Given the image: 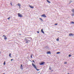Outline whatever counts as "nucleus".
<instances>
[{"label":"nucleus","instance_id":"7c9ffc66","mask_svg":"<svg viewBox=\"0 0 74 74\" xmlns=\"http://www.w3.org/2000/svg\"><path fill=\"white\" fill-rule=\"evenodd\" d=\"M32 62H34V63H35V62L34 60H33Z\"/></svg>","mask_w":74,"mask_h":74},{"label":"nucleus","instance_id":"f3484780","mask_svg":"<svg viewBox=\"0 0 74 74\" xmlns=\"http://www.w3.org/2000/svg\"><path fill=\"white\" fill-rule=\"evenodd\" d=\"M60 53V52H58L57 53V54H59V53Z\"/></svg>","mask_w":74,"mask_h":74},{"label":"nucleus","instance_id":"20e7f679","mask_svg":"<svg viewBox=\"0 0 74 74\" xmlns=\"http://www.w3.org/2000/svg\"><path fill=\"white\" fill-rule=\"evenodd\" d=\"M42 17H44V18H46L47 16L45 15V14H43L42 15H41Z\"/></svg>","mask_w":74,"mask_h":74},{"label":"nucleus","instance_id":"1a4fd4ad","mask_svg":"<svg viewBox=\"0 0 74 74\" xmlns=\"http://www.w3.org/2000/svg\"><path fill=\"white\" fill-rule=\"evenodd\" d=\"M41 32L42 33H43V34H44V32L43 31V29H41Z\"/></svg>","mask_w":74,"mask_h":74},{"label":"nucleus","instance_id":"c85d7f7f","mask_svg":"<svg viewBox=\"0 0 74 74\" xmlns=\"http://www.w3.org/2000/svg\"><path fill=\"white\" fill-rule=\"evenodd\" d=\"M12 60H14V59H12L11 60V61H12Z\"/></svg>","mask_w":74,"mask_h":74},{"label":"nucleus","instance_id":"f03ea898","mask_svg":"<svg viewBox=\"0 0 74 74\" xmlns=\"http://www.w3.org/2000/svg\"><path fill=\"white\" fill-rule=\"evenodd\" d=\"M27 38H25V40L26 41L25 43H28V42H29L30 41L29 40H27V39H26Z\"/></svg>","mask_w":74,"mask_h":74},{"label":"nucleus","instance_id":"4468645a","mask_svg":"<svg viewBox=\"0 0 74 74\" xmlns=\"http://www.w3.org/2000/svg\"><path fill=\"white\" fill-rule=\"evenodd\" d=\"M39 19H40V21H43V20L42 18H40Z\"/></svg>","mask_w":74,"mask_h":74},{"label":"nucleus","instance_id":"39448f33","mask_svg":"<svg viewBox=\"0 0 74 74\" xmlns=\"http://www.w3.org/2000/svg\"><path fill=\"white\" fill-rule=\"evenodd\" d=\"M44 64H45V62H41V63H40V65H43Z\"/></svg>","mask_w":74,"mask_h":74},{"label":"nucleus","instance_id":"dca6fc26","mask_svg":"<svg viewBox=\"0 0 74 74\" xmlns=\"http://www.w3.org/2000/svg\"><path fill=\"white\" fill-rule=\"evenodd\" d=\"M3 64L4 65H5V61H4V62Z\"/></svg>","mask_w":74,"mask_h":74},{"label":"nucleus","instance_id":"4be33fe9","mask_svg":"<svg viewBox=\"0 0 74 74\" xmlns=\"http://www.w3.org/2000/svg\"><path fill=\"white\" fill-rule=\"evenodd\" d=\"M10 18V17H9L8 18V20Z\"/></svg>","mask_w":74,"mask_h":74},{"label":"nucleus","instance_id":"6ab92c4d","mask_svg":"<svg viewBox=\"0 0 74 74\" xmlns=\"http://www.w3.org/2000/svg\"><path fill=\"white\" fill-rule=\"evenodd\" d=\"M49 70H51V67H49Z\"/></svg>","mask_w":74,"mask_h":74},{"label":"nucleus","instance_id":"412c9836","mask_svg":"<svg viewBox=\"0 0 74 74\" xmlns=\"http://www.w3.org/2000/svg\"><path fill=\"white\" fill-rule=\"evenodd\" d=\"M11 53H10L9 55V56H10V57H11Z\"/></svg>","mask_w":74,"mask_h":74},{"label":"nucleus","instance_id":"a211bd4d","mask_svg":"<svg viewBox=\"0 0 74 74\" xmlns=\"http://www.w3.org/2000/svg\"><path fill=\"white\" fill-rule=\"evenodd\" d=\"M32 56H33V54H32V55L31 56V58H32Z\"/></svg>","mask_w":74,"mask_h":74},{"label":"nucleus","instance_id":"aec40b11","mask_svg":"<svg viewBox=\"0 0 74 74\" xmlns=\"http://www.w3.org/2000/svg\"><path fill=\"white\" fill-rule=\"evenodd\" d=\"M71 56V55L69 54V57H70V56Z\"/></svg>","mask_w":74,"mask_h":74},{"label":"nucleus","instance_id":"393cba45","mask_svg":"<svg viewBox=\"0 0 74 74\" xmlns=\"http://www.w3.org/2000/svg\"><path fill=\"white\" fill-rule=\"evenodd\" d=\"M10 4L12 6V3L11 2L10 3Z\"/></svg>","mask_w":74,"mask_h":74},{"label":"nucleus","instance_id":"f257e3e1","mask_svg":"<svg viewBox=\"0 0 74 74\" xmlns=\"http://www.w3.org/2000/svg\"><path fill=\"white\" fill-rule=\"evenodd\" d=\"M32 65L33 66V67H34L35 68V69H36L37 70V71H39V69H37V67H36V65H35V64H34L33 63H32Z\"/></svg>","mask_w":74,"mask_h":74},{"label":"nucleus","instance_id":"bb28decb","mask_svg":"<svg viewBox=\"0 0 74 74\" xmlns=\"http://www.w3.org/2000/svg\"><path fill=\"white\" fill-rule=\"evenodd\" d=\"M71 23H74V22H73L72 21L71 22Z\"/></svg>","mask_w":74,"mask_h":74},{"label":"nucleus","instance_id":"5701e85b","mask_svg":"<svg viewBox=\"0 0 74 74\" xmlns=\"http://www.w3.org/2000/svg\"><path fill=\"white\" fill-rule=\"evenodd\" d=\"M58 23H56L54 24L55 25H58Z\"/></svg>","mask_w":74,"mask_h":74},{"label":"nucleus","instance_id":"9d476101","mask_svg":"<svg viewBox=\"0 0 74 74\" xmlns=\"http://www.w3.org/2000/svg\"><path fill=\"white\" fill-rule=\"evenodd\" d=\"M29 7H30V8H34V7L33 6H32L31 5H29Z\"/></svg>","mask_w":74,"mask_h":74},{"label":"nucleus","instance_id":"2f4dec72","mask_svg":"<svg viewBox=\"0 0 74 74\" xmlns=\"http://www.w3.org/2000/svg\"><path fill=\"white\" fill-rule=\"evenodd\" d=\"M19 35H21V34H19Z\"/></svg>","mask_w":74,"mask_h":74},{"label":"nucleus","instance_id":"a878e982","mask_svg":"<svg viewBox=\"0 0 74 74\" xmlns=\"http://www.w3.org/2000/svg\"><path fill=\"white\" fill-rule=\"evenodd\" d=\"M59 38H57V41H59Z\"/></svg>","mask_w":74,"mask_h":74},{"label":"nucleus","instance_id":"0eeeda50","mask_svg":"<svg viewBox=\"0 0 74 74\" xmlns=\"http://www.w3.org/2000/svg\"><path fill=\"white\" fill-rule=\"evenodd\" d=\"M47 54H51V51H49L47 52Z\"/></svg>","mask_w":74,"mask_h":74},{"label":"nucleus","instance_id":"cd10ccee","mask_svg":"<svg viewBox=\"0 0 74 74\" xmlns=\"http://www.w3.org/2000/svg\"><path fill=\"white\" fill-rule=\"evenodd\" d=\"M3 37H5L6 36H5V35H3Z\"/></svg>","mask_w":74,"mask_h":74},{"label":"nucleus","instance_id":"473e14b6","mask_svg":"<svg viewBox=\"0 0 74 74\" xmlns=\"http://www.w3.org/2000/svg\"><path fill=\"white\" fill-rule=\"evenodd\" d=\"M53 71V70H51V71Z\"/></svg>","mask_w":74,"mask_h":74},{"label":"nucleus","instance_id":"6e6552de","mask_svg":"<svg viewBox=\"0 0 74 74\" xmlns=\"http://www.w3.org/2000/svg\"><path fill=\"white\" fill-rule=\"evenodd\" d=\"M18 5L19 6V7L20 8H21V4H20V3H18Z\"/></svg>","mask_w":74,"mask_h":74},{"label":"nucleus","instance_id":"b1692460","mask_svg":"<svg viewBox=\"0 0 74 74\" xmlns=\"http://www.w3.org/2000/svg\"><path fill=\"white\" fill-rule=\"evenodd\" d=\"M64 64H67V62H64Z\"/></svg>","mask_w":74,"mask_h":74},{"label":"nucleus","instance_id":"f8f14e48","mask_svg":"<svg viewBox=\"0 0 74 74\" xmlns=\"http://www.w3.org/2000/svg\"><path fill=\"white\" fill-rule=\"evenodd\" d=\"M47 1L48 3H51V2L49 1L48 0H47Z\"/></svg>","mask_w":74,"mask_h":74},{"label":"nucleus","instance_id":"ddd939ff","mask_svg":"<svg viewBox=\"0 0 74 74\" xmlns=\"http://www.w3.org/2000/svg\"><path fill=\"white\" fill-rule=\"evenodd\" d=\"M4 39L5 40H7V37H6V36H5V37L4 38Z\"/></svg>","mask_w":74,"mask_h":74},{"label":"nucleus","instance_id":"c756f323","mask_svg":"<svg viewBox=\"0 0 74 74\" xmlns=\"http://www.w3.org/2000/svg\"><path fill=\"white\" fill-rule=\"evenodd\" d=\"M37 33H39L40 32H39V31H37Z\"/></svg>","mask_w":74,"mask_h":74},{"label":"nucleus","instance_id":"7ed1b4c3","mask_svg":"<svg viewBox=\"0 0 74 74\" xmlns=\"http://www.w3.org/2000/svg\"><path fill=\"white\" fill-rule=\"evenodd\" d=\"M18 16H19V17H20V18H22V17H23V16L22 15V14H20V13L18 14Z\"/></svg>","mask_w":74,"mask_h":74},{"label":"nucleus","instance_id":"423d86ee","mask_svg":"<svg viewBox=\"0 0 74 74\" xmlns=\"http://www.w3.org/2000/svg\"><path fill=\"white\" fill-rule=\"evenodd\" d=\"M69 36H73L74 34H69Z\"/></svg>","mask_w":74,"mask_h":74},{"label":"nucleus","instance_id":"f704fd0d","mask_svg":"<svg viewBox=\"0 0 74 74\" xmlns=\"http://www.w3.org/2000/svg\"><path fill=\"white\" fill-rule=\"evenodd\" d=\"M40 74H41V73H40Z\"/></svg>","mask_w":74,"mask_h":74},{"label":"nucleus","instance_id":"72a5a7b5","mask_svg":"<svg viewBox=\"0 0 74 74\" xmlns=\"http://www.w3.org/2000/svg\"><path fill=\"white\" fill-rule=\"evenodd\" d=\"M68 74H69V73H68Z\"/></svg>","mask_w":74,"mask_h":74},{"label":"nucleus","instance_id":"9b49d317","mask_svg":"<svg viewBox=\"0 0 74 74\" xmlns=\"http://www.w3.org/2000/svg\"><path fill=\"white\" fill-rule=\"evenodd\" d=\"M22 67H23V66H22V64H21V69L22 70L23 69V68H22Z\"/></svg>","mask_w":74,"mask_h":74},{"label":"nucleus","instance_id":"2eb2a0df","mask_svg":"<svg viewBox=\"0 0 74 74\" xmlns=\"http://www.w3.org/2000/svg\"><path fill=\"white\" fill-rule=\"evenodd\" d=\"M72 12H73V13H74V9H72Z\"/></svg>","mask_w":74,"mask_h":74}]
</instances>
